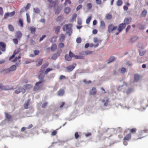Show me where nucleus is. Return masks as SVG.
<instances>
[{
  "label": "nucleus",
  "mask_w": 148,
  "mask_h": 148,
  "mask_svg": "<svg viewBox=\"0 0 148 148\" xmlns=\"http://www.w3.org/2000/svg\"><path fill=\"white\" fill-rule=\"evenodd\" d=\"M72 26L71 24L69 23L64 25L63 27V30L64 31H66V33L69 34V36L71 35L72 32Z\"/></svg>",
  "instance_id": "f257e3e1"
},
{
  "label": "nucleus",
  "mask_w": 148,
  "mask_h": 148,
  "mask_svg": "<svg viewBox=\"0 0 148 148\" xmlns=\"http://www.w3.org/2000/svg\"><path fill=\"white\" fill-rule=\"evenodd\" d=\"M43 86L42 82H37L34 87L33 90L34 91L41 90Z\"/></svg>",
  "instance_id": "f03ea898"
},
{
  "label": "nucleus",
  "mask_w": 148,
  "mask_h": 148,
  "mask_svg": "<svg viewBox=\"0 0 148 148\" xmlns=\"http://www.w3.org/2000/svg\"><path fill=\"white\" fill-rule=\"evenodd\" d=\"M13 89V87L12 86L9 87L8 86H2L0 84V89L1 90H8Z\"/></svg>",
  "instance_id": "7ed1b4c3"
},
{
  "label": "nucleus",
  "mask_w": 148,
  "mask_h": 148,
  "mask_svg": "<svg viewBox=\"0 0 148 148\" xmlns=\"http://www.w3.org/2000/svg\"><path fill=\"white\" fill-rule=\"evenodd\" d=\"M15 14V12L14 11L10 13H6L4 15L3 19H5L9 16H12Z\"/></svg>",
  "instance_id": "20e7f679"
},
{
  "label": "nucleus",
  "mask_w": 148,
  "mask_h": 148,
  "mask_svg": "<svg viewBox=\"0 0 148 148\" xmlns=\"http://www.w3.org/2000/svg\"><path fill=\"white\" fill-rule=\"evenodd\" d=\"M76 65V64H74L72 65H69L67 66L66 69L68 72H71L74 69Z\"/></svg>",
  "instance_id": "39448f33"
},
{
  "label": "nucleus",
  "mask_w": 148,
  "mask_h": 148,
  "mask_svg": "<svg viewBox=\"0 0 148 148\" xmlns=\"http://www.w3.org/2000/svg\"><path fill=\"white\" fill-rule=\"evenodd\" d=\"M6 45L5 43L2 42H0V50L3 51L5 50Z\"/></svg>",
  "instance_id": "423d86ee"
},
{
  "label": "nucleus",
  "mask_w": 148,
  "mask_h": 148,
  "mask_svg": "<svg viewBox=\"0 0 148 148\" xmlns=\"http://www.w3.org/2000/svg\"><path fill=\"white\" fill-rule=\"evenodd\" d=\"M126 26L125 23H122L119 26L118 30L119 32H120Z\"/></svg>",
  "instance_id": "0eeeda50"
},
{
  "label": "nucleus",
  "mask_w": 148,
  "mask_h": 148,
  "mask_svg": "<svg viewBox=\"0 0 148 148\" xmlns=\"http://www.w3.org/2000/svg\"><path fill=\"white\" fill-rule=\"evenodd\" d=\"M117 27H114L112 24L110 25L108 27V31L109 32H110L115 30L117 28Z\"/></svg>",
  "instance_id": "6e6552de"
},
{
  "label": "nucleus",
  "mask_w": 148,
  "mask_h": 148,
  "mask_svg": "<svg viewBox=\"0 0 148 148\" xmlns=\"http://www.w3.org/2000/svg\"><path fill=\"white\" fill-rule=\"evenodd\" d=\"M131 134L130 133L126 135L124 137L123 140H129L131 139Z\"/></svg>",
  "instance_id": "1a4fd4ad"
},
{
  "label": "nucleus",
  "mask_w": 148,
  "mask_h": 148,
  "mask_svg": "<svg viewBox=\"0 0 148 148\" xmlns=\"http://www.w3.org/2000/svg\"><path fill=\"white\" fill-rule=\"evenodd\" d=\"M45 75L44 74L40 73L38 76V78L40 81L39 82H42V83L45 82V80L44 79Z\"/></svg>",
  "instance_id": "9d476101"
},
{
  "label": "nucleus",
  "mask_w": 148,
  "mask_h": 148,
  "mask_svg": "<svg viewBox=\"0 0 148 148\" xmlns=\"http://www.w3.org/2000/svg\"><path fill=\"white\" fill-rule=\"evenodd\" d=\"M132 20V18L131 17L125 18L124 21V23L125 24H129L130 23Z\"/></svg>",
  "instance_id": "9b49d317"
},
{
  "label": "nucleus",
  "mask_w": 148,
  "mask_h": 148,
  "mask_svg": "<svg viewBox=\"0 0 148 148\" xmlns=\"http://www.w3.org/2000/svg\"><path fill=\"white\" fill-rule=\"evenodd\" d=\"M60 56V53L57 52L53 54L51 56V58L53 60H56L57 58Z\"/></svg>",
  "instance_id": "f8f14e48"
},
{
  "label": "nucleus",
  "mask_w": 148,
  "mask_h": 148,
  "mask_svg": "<svg viewBox=\"0 0 148 148\" xmlns=\"http://www.w3.org/2000/svg\"><path fill=\"white\" fill-rule=\"evenodd\" d=\"M48 64H44L42 65L40 70V72H43L45 71V68L48 66Z\"/></svg>",
  "instance_id": "ddd939ff"
},
{
  "label": "nucleus",
  "mask_w": 148,
  "mask_h": 148,
  "mask_svg": "<svg viewBox=\"0 0 148 148\" xmlns=\"http://www.w3.org/2000/svg\"><path fill=\"white\" fill-rule=\"evenodd\" d=\"M64 93V91L63 89H60L57 92V95L60 96H62L63 95Z\"/></svg>",
  "instance_id": "4468645a"
},
{
  "label": "nucleus",
  "mask_w": 148,
  "mask_h": 148,
  "mask_svg": "<svg viewBox=\"0 0 148 148\" xmlns=\"http://www.w3.org/2000/svg\"><path fill=\"white\" fill-rule=\"evenodd\" d=\"M140 76L137 74H135L134 76V81L135 82H138L139 80Z\"/></svg>",
  "instance_id": "2eb2a0df"
},
{
  "label": "nucleus",
  "mask_w": 148,
  "mask_h": 148,
  "mask_svg": "<svg viewBox=\"0 0 148 148\" xmlns=\"http://www.w3.org/2000/svg\"><path fill=\"white\" fill-rule=\"evenodd\" d=\"M138 38V37L136 36L132 37L130 40L129 42L131 43H132L136 41Z\"/></svg>",
  "instance_id": "dca6fc26"
},
{
  "label": "nucleus",
  "mask_w": 148,
  "mask_h": 148,
  "mask_svg": "<svg viewBox=\"0 0 148 148\" xmlns=\"http://www.w3.org/2000/svg\"><path fill=\"white\" fill-rule=\"evenodd\" d=\"M28 29L30 31L31 34H34L35 33L36 28L35 27H30L28 28Z\"/></svg>",
  "instance_id": "f3484780"
},
{
  "label": "nucleus",
  "mask_w": 148,
  "mask_h": 148,
  "mask_svg": "<svg viewBox=\"0 0 148 148\" xmlns=\"http://www.w3.org/2000/svg\"><path fill=\"white\" fill-rule=\"evenodd\" d=\"M97 92V90L95 87H93L91 91H90V94L91 95H95Z\"/></svg>",
  "instance_id": "a211bd4d"
},
{
  "label": "nucleus",
  "mask_w": 148,
  "mask_h": 148,
  "mask_svg": "<svg viewBox=\"0 0 148 148\" xmlns=\"http://www.w3.org/2000/svg\"><path fill=\"white\" fill-rule=\"evenodd\" d=\"M148 131V129H145L144 130H141L139 132L138 136V137H140V136L142 135L144 133H147Z\"/></svg>",
  "instance_id": "6ab92c4d"
},
{
  "label": "nucleus",
  "mask_w": 148,
  "mask_h": 148,
  "mask_svg": "<svg viewBox=\"0 0 148 148\" xmlns=\"http://www.w3.org/2000/svg\"><path fill=\"white\" fill-rule=\"evenodd\" d=\"M65 36L63 34H61L59 37V40L60 42H63L64 41Z\"/></svg>",
  "instance_id": "aec40b11"
},
{
  "label": "nucleus",
  "mask_w": 148,
  "mask_h": 148,
  "mask_svg": "<svg viewBox=\"0 0 148 148\" xmlns=\"http://www.w3.org/2000/svg\"><path fill=\"white\" fill-rule=\"evenodd\" d=\"M5 116L9 121H10L12 119V116L8 113H5Z\"/></svg>",
  "instance_id": "412c9836"
},
{
  "label": "nucleus",
  "mask_w": 148,
  "mask_h": 148,
  "mask_svg": "<svg viewBox=\"0 0 148 148\" xmlns=\"http://www.w3.org/2000/svg\"><path fill=\"white\" fill-rule=\"evenodd\" d=\"M22 36V34L20 31H18L16 32V37L18 39H20Z\"/></svg>",
  "instance_id": "4be33fe9"
},
{
  "label": "nucleus",
  "mask_w": 148,
  "mask_h": 148,
  "mask_svg": "<svg viewBox=\"0 0 148 148\" xmlns=\"http://www.w3.org/2000/svg\"><path fill=\"white\" fill-rule=\"evenodd\" d=\"M22 90V88L21 87H18V88L14 91V92L16 94L19 93Z\"/></svg>",
  "instance_id": "5701e85b"
},
{
  "label": "nucleus",
  "mask_w": 148,
  "mask_h": 148,
  "mask_svg": "<svg viewBox=\"0 0 148 148\" xmlns=\"http://www.w3.org/2000/svg\"><path fill=\"white\" fill-rule=\"evenodd\" d=\"M10 71V72L15 71L16 69V66L15 65H13L9 68Z\"/></svg>",
  "instance_id": "b1692460"
},
{
  "label": "nucleus",
  "mask_w": 148,
  "mask_h": 148,
  "mask_svg": "<svg viewBox=\"0 0 148 148\" xmlns=\"http://www.w3.org/2000/svg\"><path fill=\"white\" fill-rule=\"evenodd\" d=\"M18 25L21 27H23V20L21 19H19L18 23Z\"/></svg>",
  "instance_id": "393cba45"
},
{
  "label": "nucleus",
  "mask_w": 148,
  "mask_h": 148,
  "mask_svg": "<svg viewBox=\"0 0 148 148\" xmlns=\"http://www.w3.org/2000/svg\"><path fill=\"white\" fill-rule=\"evenodd\" d=\"M43 61V60L42 58L39 59L37 61V63L36 64V66H40L42 64Z\"/></svg>",
  "instance_id": "a878e982"
},
{
  "label": "nucleus",
  "mask_w": 148,
  "mask_h": 148,
  "mask_svg": "<svg viewBox=\"0 0 148 148\" xmlns=\"http://www.w3.org/2000/svg\"><path fill=\"white\" fill-rule=\"evenodd\" d=\"M32 87V86L30 84H26L23 86V87L25 89H28Z\"/></svg>",
  "instance_id": "bb28decb"
},
{
  "label": "nucleus",
  "mask_w": 148,
  "mask_h": 148,
  "mask_svg": "<svg viewBox=\"0 0 148 148\" xmlns=\"http://www.w3.org/2000/svg\"><path fill=\"white\" fill-rule=\"evenodd\" d=\"M131 134H134L137 131V129L136 128H133L131 129H129Z\"/></svg>",
  "instance_id": "cd10ccee"
},
{
  "label": "nucleus",
  "mask_w": 148,
  "mask_h": 148,
  "mask_svg": "<svg viewBox=\"0 0 148 148\" xmlns=\"http://www.w3.org/2000/svg\"><path fill=\"white\" fill-rule=\"evenodd\" d=\"M1 72L4 73H10V71L9 68H5L2 70Z\"/></svg>",
  "instance_id": "c85d7f7f"
},
{
  "label": "nucleus",
  "mask_w": 148,
  "mask_h": 148,
  "mask_svg": "<svg viewBox=\"0 0 148 148\" xmlns=\"http://www.w3.org/2000/svg\"><path fill=\"white\" fill-rule=\"evenodd\" d=\"M100 27L102 29H103L105 27V23L103 21H101L100 23Z\"/></svg>",
  "instance_id": "c756f323"
},
{
  "label": "nucleus",
  "mask_w": 148,
  "mask_h": 148,
  "mask_svg": "<svg viewBox=\"0 0 148 148\" xmlns=\"http://www.w3.org/2000/svg\"><path fill=\"white\" fill-rule=\"evenodd\" d=\"M71 10V9L69 7H67L64 10V12L66 14L69 13Z\"/></svg>",
  "instance_id": "7c9ffc66"
},
{
  "label": "nucleus",
  "mask_w": 148,
  "mask_h": 148,
  "mask_svg": "<svg viewBox=\"0 0 148 148\" xmlns=\"http://www.w3.org/2000/svg\"><path fill=\"white\" fill-rule=\"evenodd\" d=\"M115 59V57L114 56H111L110 57L109 60H108V63L109 64L114 61Z\"/></svg>",
  "instance_id": "2f4dec72"
},
{
  "label": "nucleus",
  "mask_w": 148,
  "mask_h": 148,
  "mask_svg": "<svg viewBox=\"0 0 148 148\" xmlns=\"http://www.w3.org/2000/svg\"><path fill=\"white\" fill-rule=\"evenodd\" d=\"M61 27L60 26H58L55 29V32L56 34H58L60 32Z\"/></svg>",
  "instance_id": "473e14b6"
},
{
  "label": "nucleus",
  "mask_w": 148,
  "mask_h": 148,
  "mask_svg": "<svg viewBox=\"0 0 148 148\" xmlns=\"http://www.w3.org/2000/svg\"><path fill=\"white\" fill-rule=\"evenodd\" d=\"M75 58L76 59H84V56L81 55H76Z\"/></svg>",
  "instance_id": "72a5a7b5"
},
{
  "label": "nucleus",
  "mask_w": 148,
  "mask_h": 148,
  "mask_svg": "<svg viewBox=\"0 0 148 148\" xmlns=\"http://www.w3.org/2000/svg\"><path fill=\"white\" fill-rule=\"evenodd\" d=\"M147 11L146 10H144L142 12L141 14V17H145L147 14Z\"/></svg>",
  "instance_id": "f704fd0d"
},
{
  "label": "nucleus",
  "mask_w": 148,
  "mask_h": 148,
  "mask_svg": "<svg viewBox=\"0 0 148 148\" xmlns=\"http://www.w3.org/2000/svg\"><path fill=\"white\" fill-rule=\"evenodd\" d=\"M123 3V1L121 0H118L116 2V5L119 6L122 5Z\"/></svg>",
  "instance_id": "c9c22d12"
},
{
  "label": "nucleus",
  "mask_w": 148,
  "mask_h": 148,
  "mask_svg": "<svg viewBox=\"0 0 148 148\" xmlns=\"http://www.w3.org/2000/svg\"><path fill=\"white\" fill-rule=\"evenodd\" d=\"M57 48V45H56L54 44H53L51 48V49L52 51H54Z\"/></svg>",
  "instance_id": "e433bc0d"
},
{
  "label": "nucleus",
  "mask_w": 148,
  "mask_h": 148,
  "mask_svg": "<svg viewBox=\"0 0 148 148\" xmlns=\"http://www.w3.org/2000/svg\"><path fill=\"white\" fill-rule=\"evenodd\" d=\"M112 15L110 14H106V17L107 20H110L112 18Z\"/></svg>",
  "instance_id": "4c0bfd02"
},
{
  "label": "nucleus",
  "mask_w": 148,
  "mask_h": 148,
  "mask_svg": "<svg viewBox=\"0 0 148 148\" xmlns=\"http://www.w3.org/2000/svg\"><path fill=\"white\" fill-rule=\"evenodd\" d=\"M27 16V22L28 23H30L31 22L30 18L29 16V15L28 13L26 14Z\"/></svg>",
  "instance_id": "58836bf2"
},
{
  "label": "nucleus",
  "mask_w": 148,
  "mask_h": 148,
  "mask_svg": "<svg viewBox=\"0 0 148 148\" xmlns=\"http://www.w3.org/2000/svg\"><path fill=\"white\" fill-rule=\"evenodd\" d=\"M65 59L68 61H70L71 60L72 58L70 56L67 55H66L65 57Z\"/></svg>",
  "instance_id": "ea45409f"
},
{
  "label": "nucleus",
  "mask_w": 148,
  "mask_h": 148,
  "mask_svg": "<svg viewBox=\"0 0 148 148\" xmlns=\"http://www.w3.org/2000/svg\"><path fill=\"white\" fill-rule=\"evenodd\" d=\"M8 28L10 31L11 32H13L14 31V28L12 25H8Z\"/></svg>",
  "instance_id": "a19ab883"
},
{
  "label": "nucleus",
  "mask_w": 148,
  "mask_h": 148,
  "mask_svg": "<svg viewBox=\"0 0 148 148\" xmlns=\"http://www.w3.org/2000/svg\"><path fill=\"white\" fill-rule=\"evenodd\" d=\"M53 70V69L51 68H48L45 71V73L46 74H47L50 71H52Z\"/></svg>",
  "instance_id": "79ce46f5"
},
{
  "label": "nucleus",
  "mask_w": 148,
  "mask_h": 148,
  "mask_svg": "<svg viewBox=\"0 0 148 148\" xmlns=\"http://www.w3.org/2000/svg\"><path fill=\"white\" fill-rule=\"evenodd\" d=\"M69 56L71 58L72 57H73L75 58L76 55L72 53L71 51H70L69 52Z\"/></svg>",
  "instance_id": "37998d69"
},
{
  "label": "nucleus",
  "mask_w": 148,
  "mask_h": 148,
  "mask_svg": "<svg viewBox=\"0 0 148 148\" xmlns=\"http://www.w3.org/2000/svg\"><path fill=\"white\" fill-rule=\"evenodd\" d=\"M34 12L36 14H38L40 13V10L38 8H35L34 9Z\"/></svg>",
  "instance_id": "c03bdc74"
},
{
  "label": "nucleus",
  "mask_w": 148,
  "mask_h": 148,
  "mask_svg": "<svg viewBox=\"0 0 148 148\" xmlns=\"http://www.w3.org/2000/svg\"><path fill=\"white\" fill-rule=\"evenodd\" d=\"M76 42L78 43H80L82 42V39L81 38H77L76 40Z\"/></svg>",
  "instance_id": "a18cd8bd"
},
{
  "label": "nucleus",
  "mask_w": 148,
  "mask_h": 148,
  "mask_svg": "<svg viewBox=\"0 0 148 148\" xmlns=\"http://www.w3.org/2000/svg\"><path fill=\"white\" fill-rule=\"evenodd\" d=\"M29 101H27V102L25 103L24 105V108L25 109H27L28 108V104H29Z\"/></svg>",
  "instance_id": "49530a36"
},
{
  "label": "nucleus",
  "mask_w": 148,
  "mask_h": 148,
  "mask_svg": "<svg viewBox=\"0 0 148 148\" xmlns=\"http://www.w3.org/2000/svg\"><path fill=\"white\" fill-rule=\"evenodd\" d=\"M92 7V4L91 3H88L87 4V7L88 9H90Z\"/></svg>",
  "instance_id": "de8ad7c7"
},
{
  "label": "nucleus",
  "mask_w": 148,
  "mask_h": 148,
  "mask_svg": "<svg viewBox=\"0 0 148 148\" xmlns=\"http://www.w3.org/2000/svg\"><path fill=\"white\" fill-rule=\"evenodd\" d=\"M71 3L70 0H65L64 4L66 6L68 3L69 4H71Z\"/></svg>",
  "instance_id": "09e8293b"
},
{
  "label": "nucleus",
  "mask_w": 148,
  "mask_h": 148,
  "mask_svg": "<svg viewBox=\"0 0 148 148\" xmlns=\"http://www.w3.org/2000/svg\"><path fill=\"white\" fill-rule=\"evenodd\" d=\"M91 19V16L88 17L86 20V23L87 24H88L90 23V21Z\"/></svg>",
  "instance_id": "8fccbe9b"
},
{
  "label": "nucleus",
  "mask_w": 148,
  "mask_h": 148,
  "mask_svg": "<svg viewBox=\"0 0 148 148\" xmlns=\"http://www.w3.org/2000/svg\"><path fill=\"white\" fill-rule=\"evenodd\" d=\"M20 50L19 48H18L17 49H16L14 51L13 53H14L15 55L18 53V52L20 51Z\"/></svg>",
  "instance_id": "3c124183"
},
{
  "label": "nucleus",
  "mask_w": 148,
  "mask_h": 148,
  "mask_svg": "<svg viewBox=\"0 0 148 148\" xmlns=\"http://www.w3.org/2000/svg\"><path fill=\"white\" fill-rule=\"evenodd\" d=\"M47 105V102H45L42 105L41 107L42 108H45L46 107Z\"/></svg>",
  "instance_id": "603ef678"
},
{
  "label": "nucleus",
  "mask_w": 148,
  "mask_h": 148,
  "mask_svg": "<svg viewBox=\"0 0 148 148\" xmlns=\"http://www.w3.org/2000/svg\"><path fill=\"white\" fill-rule=\"evenodd\" d=\"M60 12V10L59 8H57L56 10L55 14L56 15L59 14Z\"/></svg>",
  "instance_id": "864d4df0"
},
{
  "label": "nucleus",
  "mask_w": 148,
  "mask_h": 148,
  "mask_svg": "<svg viewBox=\"0 0 148 148\" xmlns=\"http://www.w3.org/2000/svg\"><path fill=\"white\" fill-rule=\"evenodd\" d=\"M126 71V69L125 68L123 67L122 68L121 70V73L122 74H124Z\"/></svg>",
  "instance_id": "5fc2aeb1"
},
{
  "label": "nucleus",
  "mask_w": 148,
  "mask_h": 148,
  "mask_svg": "<svg viewBox=\"0 0 148 148\" xmlns=\"http://www.w3.org/2000/svg\"><path fill=\"white\" fill-rule=\"evenodd\" d=\"M13 41L14 43L15 44L17 45L18 44V41L17 39H16V38L13 39Z\"/></svg>",
  "instance_id": "6e6d98bb"
},
{
  "label": "nucleus",
  "mask_w": 148,
  "mask_h": 148,
  "mask_svg": "<svg viewBox=\"0 0 148 148\" xmlns=\"http://www.w3.org/2000/svg\"><path fill=\"white\" fill-rule=\"evenodd\" d=\"M0 15L1 16L3 15V10L2 7H0Z\"/></svg>",
  "instance_id": "4d7b16f0"
},
{
  "label": "nucleus",
  "mask_w": 148,
  "mask_h": 148,
  "mask_svg": "<svg viewBox=\"0 0 148 148\" xmlns=\"http://www.w3.org/2000/svg\"><path fill=\"white\" fill-rule=\"evenodd\" d=\"M77 16V14H73L72 17V20H73L75 19Z\"/></svg>",
  "instance_id": "13d9d810"
},
{
  "label": "nucleus",
  "mask_w": 148,
  "mask_h": 148,
  "mask_svg": "<svg viewBox=\"0 0 148 148\" xmlns=\"http://www.w3.org/2000/svg\"><path fill=\"white\" fill-rule=\"evenodd\" d=\"M30 6H31V4L30 3H28L27 5H26V7H24L25 9H26L27 10V9H29L30 8Z\"/></svg>",
  "instance_id": "bf43d9fd"
},
{
  "label": "nucleus",
  "mask_w": 148,
  "mask_h": 148,
  "mask_svg": "<svg viewBox=\"0 0 148 148\" xmlns=\"http://www.w3.org/2000/svg\"><path fill=\"white\" fill-rule=\"evenodd\" d=\"M57 131L56 130H54L53 132H52L51 135L52 136H55L57 134Z\"/></svg>",
  "instance_id": "052dcab7"
},
{
  "label": "nucleus",
  "mask_w": 148,
  "mask_h": 148,
  "mask_svg": "<svg viewBox=\"0 0 148 148\" xmlns=\"http://www.w3.org/2000/svg\"><path fill=\"white\" fill-rule=\"evenodd\" d=\"M58 46L60 48H62L64 47V45L63 43H60L59 44Z\"/></svg>",
  "instance_id": "680f3d73"
},
{
  "label": "nucleus",
  "mask_w": 148,
  "mask_h": 148,
  "mask_svg": "<svg viewBox=\"0 0 148 148\" xmlns=\"http://www.w3.org/2000/svg\"><path fill=\"white\" fill-rule=\"evenodd\" d=\"M75 136L76 139H77L79 138V135L78 133L77 132H76L75 133Z\"/></svg>",
  "instance_id": "e2e57ef3"
},
{
  "label": "nucleus",
  "mask_w": 148,
  "mask_h": 148,
  "mask_svg": "<svg viewBox=\"0 0 148 148\" xmlns=\"http://www.w3.org/2000/svg\"><path fill=\"white\" fill-rule=\"evenodd\" d=\"M92 53V52L90 51H86L84 52V54L85 55H88Z\"/></svg>",
  "instance_id": "0e129e2a"
},
{
  "label": "nucleus",
  "mask_w": 148,
  "mask_h": 148,
  "mask_svg": "<svg viewBox=\"0 0 148 148\" xmlns=\"http://www.w3.org/2000/svg\"><path fill=\"white\" fill-rule=\"evenodd\" d=\"M96 3L97 4L100 5L101 3V0H95Z\"/></svg>",
  "instance_id": "69168bd1"
},
{
  "label": "nucleus",
  "mask_w": 148,
  "mask_h": 148,
  "mask_svg": "<svg viewBox=\"0 0 148 148\" xmlns=\"http://www.w3.org/2000/svg\"><path fill=\"white\" fill-rule=\"evenodd\" d=\"M34 53L36 55H37L39 54V51L38 50H36L34 51Z\"/></svg>",
  "instance_id": "338daca9"
},
{
  "label": "nucleus",
  "mask_w": 148,
  "mask_h": 148,
  "mask_svg": "<svg viewBox=\"0 0 148 148\" xmlns=\"http://www.w3.org/2000/svg\"><path fill=\"white\" fill-rule=\"evenodd\" d=\"M131 28V26L130 25H128L127 27L126 28L125 31L126 32H127Z\"/></svg>",
  "instance_id": "774afa93"
}]
</instances>
